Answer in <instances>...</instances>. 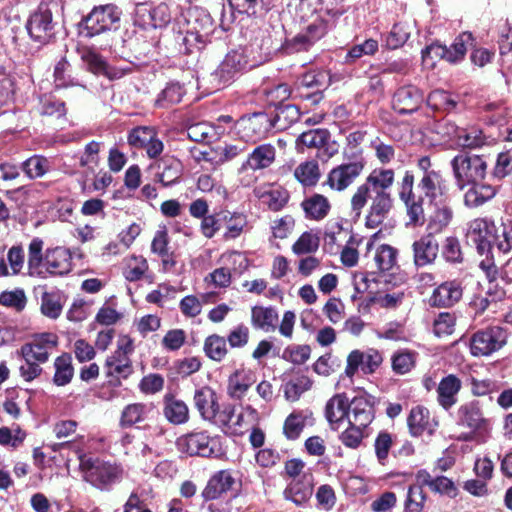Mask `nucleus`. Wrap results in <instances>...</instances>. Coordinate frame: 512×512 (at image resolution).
I'll return each mask as SVG.
<instances>
[{"label":"nucleus","mask_w":512,"mask_h":512,"mask_svg":"<svg viewBox=\"0 0 512 512\" xmlns=\"http://www.w3.org/2000/svg\"><path fill=\"white\" fill-rule=\"evenodd\" d=\"M496 231V224L494 222L479 218L471 222L468 230V238L476 246L477 251L481 255L489 254L493 249L494 234Z\"/></svg>","instance_id":"a211bd4d"},{"label":"nucleus","mask_w":512,"mask_h":512,"mask_svg":"<svg viewBox=\"0 0 512 512\" xmlns=\"http://www.w3.org/2000/svg\"><path fill=\"white\" fill-rule=\"evenodd\" d=\"M300 110L294 104L280 106L272 119L273 126L278 130H285L300 119Z\"/></svg>","instance_id":"a18cd8bd"},{"label":"nucleus","mask_w":512,"mask_h":512,"mask_svg":"<svg viewBox=\"0 0 512 512\" xmlns=\"http://www.w3.org/2000/svg\"><path fill=\"white\" fill-rule=\"evenodd\" d=\"M301 207L307 219L316 221L324 219L331 210V204L328 198L318 193L306 197L302 201Z\"/></svg>","instance_id":"473e14b6"},{"label":"nucleus","mask_w":512,"mask_h":512,"mask_svg":"<svg viewBox=\"0 0 512 512\" xmlns=\"http://www.w3.org/2000/svg\"><path fill=\"white\" fill-rule=\"evenodd\" d=\"M255 194L272 211L281 210L287 204L289 199L288 192L280 187L269 188L265 191L257 189L255 190Z\"/></svg>","instance_id":"79ce46f5"},{"label":"nucleus","mask_w":512,"mask_h":512,"mask_svg":"<svg viewBox=\"0 0 512 512\" xmlns=\"http://www.w3.org/2000/svg\"><path fill=\"white\" fill-rule=\"evenodd\" d=\"M462 295L461 281L457 279L445 281L434 289L429 303L434 307H451L460 301Z\"/></svg>","instance_id":"412c9836"},{"label":"nucleus","mask_w":512,"mask_h":512,"mask_svg":"<svg viewBox=\"0 0 512 512\" xmlns=\"http://www.w3.org/2000/svg\"><path fill=\"white\" fill-rule=\"evenodd\" d=\"M397 254V249L394 247L388 244L380 245L374 256L377 268L383 272L391 270L397 263Z\"/></svg>","instance_id":"4d7b16f0"},{"label":"nucleus","mask_w":512,"mask_h":512,"mask_svg":"<svg viewBox=\"0 0 512 512\" xmlns=\"http://www.w3.org/2000/svg\"><path fill=\"white\" fill-rule=\"evenodd\" d=\"M312 381L306 375H297L285 385V396L288 400H297L302 393L311 388Z\"/></svg>","instance_id":"e2e57ef3"},{"label":"nucleus","mask_w":512,"mask_h":512,"mask_svg":"<svg viewBox=\"0 0 512 512\" xmlns=\"http://www.w3.org/2000/svg\"><path fill=\"white\" fill-rule=\"evenodd\" d=\"M22 168L30 179H36L50 170V161L42 155H33L22 163Z\"/></svg>","instance_id":"5fc2aeb1"},{"label":"nucleus","mask_w":512,"mask_h":512,"mask_svg":"<svg viewBox=\"0 0 512 512\" xmlns=\"http://www.w3.org/2000/svg\"><path fill=\"white\" fill-rule=\"evenodd\" d=\"M163 404V414L171 424L181 425L189 420V408L184 401L166 394Z\"/></svg>","instance_id":"72a5a7b5"},{"label":"nucleus","mask_w":512,"mask_h":512,"mask_svg":"<svg viewBox=\"0 0 512 512\" xmlns=\"http://www.w3.org/2000/svg\"><path fill=\"white\" fill-rule=\"evenodd\" d=\"M453 210L446 204H435L433 212L429 215L427 222L428 234L434 236V234L442 232L452 221Z\"/></svg>","instance_id":"e433bc0d"},{"label":"nucleus","mask_w":512,"mask_h":512,"mask_svg":"<svg viewBox=\"0 0 512 512\" xmlns=\"http://www.w3.org/2000/svg\"><path fill=\"white\" fill-rule=\"evenodd\" d=\"M308 420H312V413L308 411H295L291 413L285 420L283 433L289 440H296Z\"/></svg>","instance_id":"58836bf2"},{"label":"nucleus","mask_w":512,"mask_h":512,"mask_svg":"<svg viewBox=\"0 0 512 512\" xmlns=\"http://www.w3.org/2000/svg\"><path fill=\"white\" fill-rule=\"evenodd\" d=\"M80 467L85 481L104 491L110 490L115 483L120 482L124 472L120 464L99 459L83 460Z\"/></svg>","instance_id":"7ed1b4c3"},{"label":"nucleus","mask_w":512,"mask_h":512,"mask_svg":"<svg viewBox=\"0 0 512 512\" xmlns=\"http://www.w3.org/2000/svg\"><path fill=\"white\" fill-rule=\"evenodd\" d=\"M278 321V313L272 307L254 306L251 310L252 325L265 332L274 331Z\"/></svg>","instance_id":"4c0bfd02"},{"label":"nucleus","mask_w":512,"mask_h":512,"mask_svg":"<svg viewBox=\"0 0 512 512\" xmlns=\"http://www.w3.org/2000/svg\"><path fill=\"white\" fill-rule=\"evenodd\" d=\"M81 59L92 73L110 76L106 61L94 50L89 48L83 49Z\"/></svg>","instance_id":"0e129e2a"},{"label":"nucleus","mask_w":512,"mask_h":512,"mask_svg":"<svg viewBox=\"0 0 512 512\" xmlns=\"http://www.w3.org/2000/svg\"><path fill=\"white\" fill-rule=\"evenodd\" d=\"M394 179L395 173L392 169H374L351 196V210L356 216H360L364 207L370 202L366 215L368 228H377L388 217L393 207V198L389 189Z\"/></svg>","instance_id":"f257e3e1"},{"label":"nucleus","mask_w":512,"mask_h":512,"mask_svg":"<svg viewBox=\"0 0 512 512\" xmlns=\"http://www.w3.org/2000/svg\"><path fill=\"white\" fill-rule=\"evenodd\" d=\"M236 485L237 480L230 470H220L209 479L202 496L205 500L218 499L230 492L235 493Z\"/></svg>","instance_id":"aec40b11"},{"label":"nucleus","mask_w":512,"mask_h":512,"mask_svg":"<svg viewBox=\"0 0 512 512\" xmlns=\"http://www.w3.org/2000/svg\"><path fill=\"white\" fill-rule=\"evenodd\" d=\"M56 28L57 22L53 20L52 11L43 4L29 16L26 22L29 37L40 46L47 45L55 39Z\"/></svg>","instance_id":"6e6552de"},{"label":"nucleus","mask_w":512,"mask_h":512,"mask_svg":"<svg viewBox=\"0 0 512 512\" xmlns=\"http://www.w3.org/2000/svg\"><path fill=\"white\" fill-rule=\"evenodd\" d=\"M496 233L494 234L493 248H497L500 252L509 253L512 250V222L496 225Z\"/></svg>","instance_id":"bf43d9fd"},{"label":"nucleus","mask_w":512,"mask_h":512,"mask_svg":"<svg viewBox=\"0 0 512 512\" xmlns=\"http://www.w3.org/2000/svg\"><path fill=\"white\" fill-rule=\"evenodd\" d=\"M320 245V239L312 232H304L292 245V251L296 255H307L315 253Z\"/></svg>","instance_id":"052dcab7"},{"label":"nucleus","mask_w":512,"mask_h":512,"mask_svg":"<svg viewBox=\"0 0 512 512\" xmlns=\"http://www.w3.org/2000/svg\"><path fill=\"white\" fill-rule=\"evenodd\" d=\"M412 250L415 266L424 267L435 262L439 244L433 235L427 233L412 244Z\"/></svg>","instance_id":"5701e85b"},{"label":"nucleus","mask_w":512,"mask_h":512,"mask_svg":"<svg viewBox=\"0 0 512 512\" xmlns=\"http://www.w3.org/2000/svg\"><path fill=\"white\" fill-rule=\"evenodd\" d=\"M456 184L463 189L470 183L482 181L487 173V162L482 156L460 152L451 160Z\"/></svg>","instance_id":"20e7f679"},{"label":"nucleus","mask_w":512,"mask_h":512,"mask_svg":"<svg viewBox=\"0 0 512 512\" xmlns=\"http://www.w3.org/2000/svg\"><path fill=\"white\" fill-rule=\"evenodd\" d=\"M27 303V297L23 289L6 290L0 293V305L22 311Z\"/></svg>","instance_id":"69168bd1"},{"label":"nucleus","mask_w":512,"mask_h":512,"mask_svg":"<svg viewBox=\"0 0 512 512\" xmlns=\"http://www.w3.org/2000/svg\"><path fill=\"white\" fill-rule=\"evenodd\" d=\"M225 221L226 231L224 233L225 239H236L244 231L248 225L247 217L239 212H225L223 215Z\"/></svg>","instance_id":"c03bdc74"},{"label":"nucleus","mask_w":512,"mask_h":512,"mask_svg":"<svg viewBox=\"0 0 512 512\" xmlns=\"http://www.w3.org/2000/svg\"><path fill=\"white\" fill-rule=\"evenodd\" d=\"M255 382L256 376L253 371L238 369L229 376L228 394L234 399H242Z\"/></svg>","instance_id":"c756f323"},{"label":"nucleus","mask_w":512,"mask_h":512,"mask_svg":"<svg viewBox=\"0 0 512 512\" xmlns=\"http://www.w3.org/2000/svg\"><path fill=\"white\" fill-rule=\"evenodd\" d=\"M120 14L118 8L112 4L95 7L80 24V34L92 38L116 28Z\"/></svg>","instance_id":"0eeeda50"},{"label":"nucleus","mask_w":512,"mask_h":512,"mask_svg":"<svg viewBox=\"0 0 512 512\" xmlns=\"http://www.w3.org/2000/svg\"><path fill=\"white\" fill-rule=\"evenodd\" d=\"M103 369L106 377L118 381L121 378L126 379L133 372L130 358L115 353L107 357Z\"/></svg>","instance_id":"f704fd0d"},{"label":"nucleus","mask_w":512,"mask_h":512,"mask_svg":"<svg viewBox=\"0 0 512 512\" xmlns=\"http://www.w3.org/2000/svg\"><path fill=\"white\" fill-rule=\"evenodd\" d=\"M423 102V93L413 85L400 87L393 97V108L399 114H409L418 110Z\"/></svg>","instance_id":"4be33fe9"},{"label":"nucleus","mask_w":512,"mask_h":512,"mask_svg":"<svg viewBox=\"0 0 512 512\" xmlns=\"http://www.w3.org/2000/svg\"><path fill=\"white\" fill-rule=\"evenodd\" d=\"M128 144L134 149H143L149 158L158 157L164 149L163 142L158 138L157 132L150 126H138L129 131Z\"/></svg>","instance_id":"9b49d317"},{"label":"nucleus","mask_w":512,"mask_h":512,"mask_svg":"<svg viewBox=\"0 0 512 512\" xmlns=\"http://www.w3.org/2000/svg\"><path fill=\"white\" fill-rule=\"evenodd\" d=\"M417 353L410 350H398L391 357L392 369L396 374L403 375L412 370L416 363Z\"/></svg>","instance_id":"603ef678"},{"label":"nucleus","mask_w":512,"mask_h":512,"mask_svg":"<svg viewBox=\"0 0 512 512\" xmlns=\"http://www.w3.org/2000/svg\"><path fill=\"white\" fill-rule=\"evenodd\" d=\"M429 423V411L423 406L413 407L407 418V425L412 436L423 434Z\"/></svg>","instance_id":"09e8293b"},{"label":"nucleus","mask_w":512,"mask_h":512,"mask_svg":"<svg viewBox=\"0 0 512 512\" xmlns=\"http://www.w3.org/2000/svg\"><path fill=\"white\" fill-rule=\"evenodd\" d=\"M158 169L156 177L163 186H171L175 184L182 174L181 162L172 157L165 156L155 163Z\"/></svg>","instance_id":"c85d7f7f"},{"label":"nucleus","mask_w":512,"mask_h":512,"mask_svg":"<svg viewBox=\"0 0 512 512\" xmlns=\"http://www.w3.org/2000/svg\"><path fill=\"white\" fill-rule=\"evenodd\" d=\"M506 340V332L500 327L479 331L471 339V353L474 356H488L503 347Z\"/></svg>","instance_id":"f8f14e48"},{"label":"nucleus","mask_w":512,"mask_h":512,"mask_svg":"<svg viewBox=\"0 0 512 512\" xmlns=\"http://www.w3.org/2000/svg\"><path fill=\"white\" fill-rule=\"evenodd\" d=\"M456 144L463 148H479L487 143V137L483 131L476 126L467 128L461 127Z\"/></svg>","instance_id":"49530a36"},{"label":"nucleus","mask_w":512,"mask_h":512,"mask_svg":"<svg viewBox=\"0 0 512 512\" xmlns=\"http://www.w3.org/2000/svg\"><path fill=\"white\" fill-rule=\"evenodd\" d=\"M374 419V410L370 401L364 397H356L350 403L349 424L366 429Z\"/></svg>","instance_id":"bb28decb"},{"label":"nucleus","mask_w":512,"mask_h":512,"mask_svg":"<svg viewBox=\"0 0 512 512\" xmlns=\"http://www.w3.org/2000/svg\"><path fill=\"white\" fill-rule=\"evenodd\" d=\"M456 424L468 429V432L459 436L463 441H471L477 433H488L491 430V422L484 416L482 405L478 400L465 402L458 407Z\"/></svg>","instance_id":"39448f33"},{"label":"nucleus","mask_w":512,"mask_h":512,"mask_svg":"<svg viewBox=\"0 0 512 512\" xmlns=\"http://www.w3.org/2000/svg\"><path fill=\"white\" fill-rule=\"evenodd\" d=\"M216 441L206 432H191L176 440L179 452L189 456L210 457L215 453Z\"/></svg>","instance_id":"ddd939ff"},{"label":"nucleus","mask_w":512,"mask_h":512,"mask_svg":"<svg viewBox=\"0 0 512 512\" xmlns=\"http://www.w3.org/2000/svg\"><path fill=\"white\" fill-rule=\"evenodd\" d=\"M58 345V336L54 333H41L35 335L31 341L21 346L19 354L24 360H35L38 363L48 361L50 354Z\"/></svg>","instance_id":"1a4fd4ad"},{"label":"nucleus","mask_w":512,"mask_h":512,"mask_svg":"<svg viewBox=\"0 0 512 512\" xmlns=\"http://www.w3.org/2000/svg\"><path fill=\"white\" fill-rule=\"evenodd\" d=\"M194 403L201 417L205 420H213L219 412V404L216 393L207 386L195 391Z\"/></svg>","instance_id":"cd10ccee"},{"label":"nucleus","mask_w":512,"mask_h":512,"mask_svg":"<svg viewBox=\"0 0 512 512\" xmlns=\"http://www.w3.org/2000/svg\"><path fill=\"white\" fill-rule=\"evenodd\" d=\"M72 270V255L70 251L64 247H55L47 249L42 261V265L38 268L37 273H48L51 276H63Z\"/></svg>","instance_id":"dca6fc26"},{"label":"nucleus","mask_w":512,"mask_h":512,"mask_svg":"<svg viewBox=\"0 0 512 512\" xmlns=\"http://www.w3.org/2000/svg\"><path fill=\"white\" fill-rule=\"evenodd\" d=\"M171 16L166 4L151 7L146 3H139L135 8V24L144 29H156L166 26Z\"/></svg>","instance_id":"2eb2a0df"},{"label":"nucleus","mask_w":512,"mask_h":512,"mask_svg":"<svg viewBox=\"0 0 512 512\" xmlns=\"http://www.w3.org/2000/svg\"><path fill=\"white\" fill-rule=\"evenodd\" d=\"M411 35V26L407 23H396L386 37V46L397 49L403 46Z\"/></svg>","instance_id":"680f3d73"},{"label":"nucleus","mask_w":512,"mask_h":512,"mask_svg":"<svg viewBox=\"0 0 512 512\" xmlns=\"http://www.w3.org/2000/svg\"><path fill=\"white\" fill-rule=\"evenodd\" d=\"M256 410L248 406L244 412L236 413L235 408L229 406L223 411L222 422L234 433L243 434L250 426L251 422L247 420V417L254 418Z\"/></svg>","instance_id":"7c9ffc66"},{"label":"nucleus","mask_w":512,"mask_h":512,"mask_svg":"<svg viewBox=\"0 0 512 512\" xmlns=\"http://www.w3.org/2000/svg\"><path fill=\"white\" fill-rule=\"evenodd\" d=\"M427 103L435 110H453L457 101L451 94L443 90L432 91L427 98Z\"/></svg>","instance_id":"338daca9"},{"label":"nucleus","mask_w":512,"mask_h":512,"mask_svg":"<svg viewBox=\"0 0 512 512\" xmlns=\"http://www.w3.org/2000/svg\"><path fill=\"white\" fill-rule=\"evenodd\" d=\"M471 184L472 186L464 195V203L467 207H479L491 200L496 194V189L492 185L481 184L479 182Z\"/></svg>","instance_id":"c9c22d12"},{"label":"nucleus","mask_w":512,"mask_h":512,"mask_svg":"<svg viewBox=\"0 0 512 512\" xmlns=\"http://www.w3.org/2000/svg\"><path fill=\"white\" fill-rule=\"evenodd\" d=\"M443 179L440 172L422 175L418 188L431 202L443 194Z\"/></svg>","instance_id":"37998d69"},{"label":"nucleus","mask_w":512,"mask_h":512,"mask_svg":"<svg viewBox=\"0 0 512 512\" xmlns=\"http://www.w3.org/2000/svg\"><path fill=\"white\" fill-rule=\"evenodd\" d=\"M383 362V357L378 350L366 351L353 350L347 357L345 375L352 378L360 369L364 374H373Z\"/></svg>","instance_id":"4468645a"},{"label":"nucleus","mask_w":512,"mask_h":512,"mask_svg":"<svg viewBox=\"0 0 512 512\" xmlns=\"http://www.w3.org/2000/svg\"><path fill=\"white\" fill-rule=\"evenodd\" d=\"M330 138V133L326 129H313L303 132L297 138V145L307 148H320L324 146Z\"/></svg>","instance_id":"13d9d810"},{"label":"nucleus","mask_w":512,"mask_h":512,"mask_svg":"<svg viewBox=\"0 0 512 512\" xmlns=\"http://www.w3.org/2000/svg\"><path fill=\"white\" fill-rule=\"evenodd\" d=\"M238 127L242 138L256 142L264 138L274 126L271 117L264 112H257L241 117Z\"/></svg>","instance_id":"f3484780"},{"label":"nucleus","mask_w":512,"mask_h":512,"mask_svg":"<svg viewBox=\"0 0 512 512\" xmlns=\"http://www.w3.org/2000/svg\"><path fill=\"white\" fill-rule=\"evenodd\" d=\"M276 159V148L269 143L258 145L249 154L246 161L242 164L239 172L246 169L253 171L264 170L269 168Z\"/></svg>","instance_id":"393cba45"},{"label":"nucleus","mask_w":512,"mask_h":512,"mask_svg":"<svg viewBox=\"0 0 512 512\" xmlns=\"http://www.w3.org/2000/svg\"><path fill=\"white\" fill-rule=\"evenodd\" d=\"M63 309L62 295L58 291L44 292L41 296V312L51 319L60 316Z\"/></svg>","instance_id":"8fccbe9b"},{"label":"nucleus","mask_w":512,"mask_h":512,"mask_svg":"<svg viewBox=\"0 0 512 512\" xmlns=\"http://www.w3.org/2000/svg\"><path fill=\"white\" fill-rule=\"evenodd\" d=\"M426 501L423 488L419 485H411L407 492L404 512H422Z\"/></svg>","instance_id":"774afa93"},{"label":"nucleus","mask_w":512,"mask_h":512,"mask_svg":"<svg viewBox=\"0 0 512 512\" xmlns=\"http://www.w3.org/2000/svg\"><path fill=\"white\" fill-rule=\"evenodd\" d=\"M294 177L305 187L315 186L321 177L318 162L308 160L300 163L294 170Z\"/></svg>","instance_id":"a19ab883"},{"label":"nucleus","mask_w":512,"mask_h":512,"mask_svg":"<svg viewBox=\"0 0 512 512\" xmlns=\"http://www.w3.org/2000/svg\"><path fill=\"white\" fill-rule=\"evenodd\" d=\"M364 167L365 161L362 158L342 163L330 170L325 184L334 191L342 192L356 181Z\"/></svg>","instance_id":"9d476101"},{"label":"nucleus","mask_w":512,"mask_h":512,"mask_svg":"<svg viewBox=\"0 0 512 512\" xmlns=\"http://www.w3.org/2000/svg\"><path fill=\"white\" fill-rule=\"evenodd\" d=\"M204 351L207 357L220 362L228 353L226 340L216 334L210 335L204 342Z\"/></svg>","instance_id":"6e6d98bb"},{"label":"nucleus","mask_w":512,"mask_h":512,"mask_svg":"<svg viewBox=\"0 0 512 512\" xmlns=\"http://www.w3.org/2000/svg\"><path fill=\"white\" fill-rule=\"evenodd\" d=\"M328 31V22L322 18H316L310 23L306 30L296 35L287 44L290 52L307 51L318 40H320Z\"/></svg>","instance_id":"6ab92c4d"},{"label":"nucleus","mask_w":512,"mask_h":512,"mask_svg":"<svg viewBox=\"0 0 512 512\" xmlns=\"http://www.w3.org/2000/svg\"><path fill=\"white\" fill-rule=\"evenodd\" d=\"M255 37L249 46L240 47L229 51L212 73V80L218 86H226L245 70L254 68L262 62V58H251L254 48L269 54L272 49L273 41L267 29L257 28L253 31Z\"/></svg>","instance_id":"f03ea898"},{"label":"nucleus","mask_w":512,"mask_h":512,"mask_svg":"<svg viewBox=\"0 0 512 512\" xmlns=\"http://www.w3.org/2000/svg\"><path fill=\"white\" fill-rule=\"evenodd\" d=\"M327 80V74L324 71H311L302 75L296 82V91H299L301 88L307 89H315L316 92L313 93L314 97H317V100L320 98L319 91L325 86Z\"/></svg>","instance_id":"864d4df0"},{"label":"nucleus","mask_w":512,"mask_h":512,"mask_svg":"<svg viewBox=\"0 0 512 512\" xmlns=\"http://www.w3.org/2000/svg\"><path fill=\"white\" fill-rule=\"evenodd\" d=\"M351 401L345 393L334 395L325 406V417L333 430H338L340 423L348 418Z\"/></svg>","instance_id":"a878e982"},{"label":"nucleus","mask_w":512,"mask_h":512,"mask_svg":"<svg viewBox=\"0 0 512 512\" xmlns=\"http://www.w3.org/2000/svg\"><path fill=\"white\" fill-rule=\"evenodd\" d=\"M474 38L471 33L463 32L458 35L450 47L435 42L422 50V59L426 65L433 66L436 59H443L449 63H457L464 59L468 47L473 45Z\"/></svg>","instance_id":"423d86ee"},{"label":"nucleus","mask_w":512,"mask_h":512,"mask_svg":"<svg viewBox=\"0 0 512 512\" xmlns=\"http://www.w3.org/2000/svg\"><path fill=\"white\" fill-rule=\"evenodd\" d=\"M404 203L408 225L413 227L422 226L425 223L424 199L422 196H414L401 200Z\"/></svg>","instance_id":"de8ad7c7"},{"label":"nucleus","mask_w":512,"mask_h":512,"mask_svg":"<svg viewBox=\"0 0 512 512\" xmlns=\"http://www.w3.org/2000/svg\"><path fill=\"white\" fill-rule=\"evenodd\" d=\"M312 496V486L309 483L292 481L284 490V497L296 505L306 503Z\"/></svg>","instance_id":"3c124183"},{"label":"nucleus","mask_w":512,"mask_h":512,"mask_svg":"<svg viewBox=\"0 0 512 512\" xmlns=\"http://www.w3.org/2000/svg\"><path fill=\"white\" fill-rule=\"evenodd\" d=\"M151 403H132L124 407L119 424L122 428H129L146 421L153 412Z\"/></svg>","instance_id":"2f4dec72"},{"label":"nucleus","mask_w":512,"mask_h":512,"mask_svg":"<svg viewBox=\"0 0 512 512\" xmlns=\"http://www.w3.org/2000/svg\"><path fill=\"white\" fill-rule=\"evenodd\" d=\"M55 373L53 383L56 386L68 385L74 376V367L72 357L68 353H63L54 360Z\"/></svg>","instance_id":"ea45409f"},{"label":"nucleus","mask_w":512,"mask_h":512,"mask_svg":"<svg viewBox=\"0 0 512 512\" xmlns=\"http://www.w3.org/2000/svg\"><path fill=\"white\" fill-rule=\"evenodd\" d=\"M462 388V381L454 374H448L438 383L437 402L444 409H451L458 401V393Z\"/></svg>","instance_id":"b1692460"}]
</instances>
